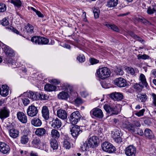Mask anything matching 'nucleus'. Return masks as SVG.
Wrapping results in <instances>:
<instances>
[{"mask_svg":"<svg viewBox=\"0 0 156 156\" xmlns=\"http://www.w3.org/2000/svg\"><path fill=\"white\" fill-rule=\"evenodd\" d=\"M110 70L106 67L98 69L97 71L96 75L99 78L104 80L108 77L110 75Z\"/></svg>","mask_w":156,"mask_h":156,"instance_id":"1","label":"nucleus"},{"mask_svg":"<svg viewBox=\"0 0 156 156\" xmlns=\"http://www.w3.org/2000/svg\"><path fill=\"white\" fill-rule=\"evenodd\" d=\"M102 150L106 152L112 153L116 151V148L113 145L108 142H105L101 144Z\"/></svg>","mask_w":156,"mask_h":156,"instance_id":"2","label":"nucleus"},{"mask_svg":"<svg viewBox=\"0 0 156 156\" xmlns=\"http://www.w3.org/2000/svg\"><path fill=\"white\" fill-rule=\"evenodd\" d=\"M103 107L107 113L109 114L107 116L108 117L114 115H117L119 113V111L117 108L111 107L109 105L106 104Z\"/></svg>","mask_w":156,"mask_h":156,"instance_id":"3","label":"nucleus"},{"mask_svg":"<svg viewBox=\"0 0 156 156\" xmlns=\"http://www.w3.org/2000/svg\"><path fill=\"white\" fill-rule=\"evenodd\" d=\"M88 141L89 146H90V147H96L99 144V138L96 136H93L90 137Z\"/></svg>","mask_w":156,"mask_h":156,"instance_id":"4","label":"nucleus"},{"mask_svg":"<svg viewBox=\"0 0 156 156\" xmlns=\"http://www.w3.org/2000/svg\"><path fill=\"white\" fill-rule=\"evenodd\" d=\"M136 149L133 145H131L126 148L125 153L127 156H135Z\"/></svg>","mask_w":156,"mask_h":156,"instance_id":"5","label":"nucleus"},{"mask_svg":"<svg viewBox=\"0 0 156 156\" xmlns=\"http://www.w3.org/2000/svg\"><path fill=\"white\" fill-rule=\"evenodd\" d=\"M10 148L9 145L4 142H0V152L3 154H7L9 153Z\"/></svg>","mask_w":156,"mask_h":156,"instance_id":"6","label":"nucleus"},{"mask_svg":"<svg viewBox=\"0 0 156 156\" xmlns=\"http://www.w3.org/2000/svg\"><path fill=\"white\" fill-rule=\"evenodd\" d=\"M122 126L125 129L132 133L135 132L136 128L133 124L128 121H125L123 123Z\"/></svg>","mask_w":156,"mask_h":156,"instance_id":"7","label":"nucleus"},{"mask_svg":"<svg viewBox=\"0 0 156 156\" xmlns=\"http://www.w3.org/2000/svg\"><path fill=\"white\" fill-rule=\"evenodd\" d=\"M70 131L73 137H76L82 132V130L80 129L79 126L75 125L70 128Z\"/></svg>","mask_w":156,"mask_h":156,"instance_id":"8","label":"nucleus"},{"mask_svg":"<svg viewBox=\"0 0 156 156\" xmlns=\"http://www.w3.org/2000/svg\"><path fill=\"white\" fill-rule=\"evenodd\" d=\"M114 84L117 86L121 87L126 86L127 84L126 80L122 77L115 79L114 81Z\"/></svg>","mask_w":156,"mask_h":156,"instance_id":"9","label":"nucleus"},{"mask_svg":"<svg viewBox=\"0 0 156 156\" xmlns=\"http://www.w3.org/2000/svg\"><path fill=\"white\" fill-rule=\"evenodd\" d=\"M109 97L114 101H121L123 98L122 93L116 92L112 93L110 94Z\"/></svg>","mask_w":156,"mask_h":156,"instance_id":"10","label":"nucleus"},{"mask_svg":"<svg viewBox=\"0 0 156 156\" xmlns=\"http://www.w3.org/2000/svg\"><path fill=\"white\" fill-rule=\"evenodd\" d=\"M10 136L12 138H15L19 136V132L14 128L12 126H10L7 127Z\"/></svg>","mask_w":156,"mask_h":156,"instance_id":"11","label":"nucleus"},{"mask_svg":"<svg viewBox=\"0 0 156 156\" xmlns=\"http://www.w3.org/2000/svg\"><path fill=\"white\" fill-rule=\"evenodd\" d=\"M120 131L119 130L115 129L113 132L112 137L114 141L117 143H121L122 141V138L120 136Z\"/></svg>","mask_w":156,"mask_h":156,"instance_id":"12","label":"nucleus"},{"mask_svg":"<svg viewBox=\"0 0 156 156\" xmlns=\"http://www.w3.org/2000/svg\"><path fill=\"white\" fill-rule=\"evenodd\" d=\"M38 112L37 108L34 106H29L27 110V114L28 116H34L36 115Z\"/></svg>","mask_w":156,"mask_h":156,"instance_id":"13","label":"nucleus"},{"mask_svg":"<svg viewBox=\"0 0 156 156\" xmlns=\"http://www.w3.org/2000/svg\"><path fill=\"white\" fill-rule=\"evenodd\" d=\"M90 113L95 117H103L104 116L102 110L99 108H94L90 111Z\"/></svg>","mask_w":156,"mask_h":156,"instance_id":"14","label":"nucleus"},{"mask_svg":"<svg viewBox=\"0 0 156 156\" xmlns=\"http://www.w3.org/2000/svg\"><path fill=\"white\" fill-rule=\"evenodd\" d=\"M3 48L6 55L9 57H13L14 55V51L10 47L6 45L3 46Z\"/></svg>","mask_w":156,"mask_h":156,"instance_id":"15","label":"nucleus"},{"mask_svg":"<svg viewBox=\"0 0 156 156\" xmlns=\"http://www.w3.org/2000/svg\"><path fill=\"white\" fill-rule=\"evenodd\" d=\"M27 97L33 101L39 100V93L29 91L27 92Z\"/></svg>","mask_w":156,"mask_h":156,"instance_id":"16","label":"nucleus"},{"mask_svg":"<svg viewBox=\"0 0 156 156\" xmlns=\"http://www.w3.org/2000/svg\"><path fill=\"white\" fill-rule=\"evenodd\" d=\"M63 120H66V122L73 125L76 124L80 120V118H61Z\"/></svg>","mask_w":156,"mask_h":156,"instance_id":"17","label":"nucleus"},{"mask_svg":"<svg viewBox=\"0 0 156 156\" xmlns=\"http://www.w3.org/2000/svg\"><path fill=\"white\" fill-rule=\"evenodd\" d=\"M41 143L40 139L38 137H35L31 142V145L33 147L40 148L41 146Z\"/></svg>","mask_w":156,"mask_h":156,"instance_id":"18","label":"nucleus"},{"mask_svg":"<svg viewBox=\"0 0 156 156\" xmlns=\"http://www.w3.org/2000/svg\"><path fill=\"white\" fill-rule=\"evenodd\" d=\"M9 87L6 85L2 86L0 94L3 97H6L9 94Z\"/></svg>","mask_w":156,"mask_h":156,"instance_id":"19","label":"nucleus"},{"mask_svg":"<svg viewBox=\"0 0 156 156\" xmlns=\"http://www.w3.org/2000/svg\"><path fill=\"white\" fill-rule=\"evenodd\" d=\"M61 126V122L57 118L52 120L51 126L55 129L59 128Z\"/></svg>","mask_w":156,"mask_h":156,"instance_id":"20","label":"nucleus"},{"mask_svg":"<svg viewBox=\"0 0 156 156\" xmlns=\"http://www.w3.org/2000/svg\"><path fill=\"white\" fill-rule=\"evenodd\" d=\"M46 133V130L43 128H37L35 132V134L38 136H43Z\"/></svg>","mask_w":156,"mask_h":156,"instance_id":"21","label":"nucleus"},{"mask_svg":"<svg viewBox=\"0 0 156 156\" xmlns=\"http://www.w3.org/2000/svg\"><path fill=\"white\" fill-rule=\"evenodd\" d=\"M144 135L147 138L150 139H153L154 137L152 132L148 129H145Z\"/></svg>","mask_w":156,"mask_h":156,"instance_id":"22","label":"nucleus"},{"mask_svg":"<svg viewBox=\"0 0 156 156\" xmlns=\"http://www.w3.org/2000/svg\"><path fill=\"white\" fill-rule=\"evenodd\" d=\"M31 124L35 127H39L41 125L42 122L39 119L34 118L32 120Z\"/></svg>","mask_w":156,"mask_h":156,"instance_id":"23","label":"nucleus"},{"mask_svg":"<svg viewBox=\"0 0 156 156\" xmlns=\"http://www.w3.org/2000/svg\"><path fill=\"white\" fill-rule=\"evenodd\" d=\"M9 111L5 108L0 111V117H8L9 116Z\"/></svg>","mask_w":156,"mask_h":156,"instance_id":"24","label":"nucleus"},{"mask_svg":"<svg viewBox=\"0 0 156 156\" xmlns=\"http://www.w3.org/2000/svg\"><path fill=\"white\" fill-rule=\"evenodd\" d=\"M51 147L53 150H56L58 147V144L57 141L55 139H51L50 141Z\"/></svg>","mask_w":156,"mask_h":156,"instance_id":"25","label":"nucleus"},{"mask_svg":"<svg viewBox=\"0 0 156 156\" xmlns=\"http://www.w3.org/2000/svg\"><path fill=\"white\" fill-rule=\"evenodd\" d=\"M45 90L48 91H52L56 89V87L50 84H46L44 86Z\"/></svg>","mask_w":156,"mask_h":156,"instance_id":"26","label":"nucleus"},{"mask_svg":"<svg viewBox=\"0 0 156 156\" xmlns=\"http://www.w3.org/2000/svg\"><path fill=\"white\" fill-rule=\"evenodd\" d=\"M118 3V0H108L107 5L108 7H113L116 6Z\"/></svg>","mask_w":156,"mask_h":156,"instance_id":"27","label":"nucleus"},{"mask_svg":"<svg viewBox=\"0 0 156 156\" xmlns=\"http://www.w3.org/2000/svg\"><path fill=\"white\" fill-rule=\"evenodd\" d=\"M42 113L43 117H49V111L46 106H44L43 107Z\"/></svg>","mask_w":156,"mask_h":156,"instance_id":"28","label":"nucleus"},{"mask_svg":"<svg viewBox=\"0 0 156 156\" xmlns=\"http://www.w3.org/2000/svg\"><path fill=\"white\" fill-rule=\"evenodd\" d=\"M69 140V139L66 138L63 142V147L66 149H69L71 148V144Z\"/></svg>","mask_w":156,"mask_h":156,"instance_id":"29","label":"nucleus"},{"mask_svg":"<svg viewBox=\"0 0 156 156\" xmlns=\"http://www.w3.org/2000/svg\"><path fill=\"white\" fill-rule=\"evenodd\" d=\"M57 115L58 117H67V115L65 110L60 109L57 112Z\"/></svg>","mask_w":156,"mask_h":156,"instance_id":"30","label":"nucleus"},{"mask_svg":"<svg viewBox=\"0 0 156 156\" xmlns=\"http://www.w3.org/2000/svg\"><path fill=\"white\" fill-rule=\"evenodd\" d=\"M51 135L52 137L54 138L58 139L60 136L59 132L55 129H53L51 132Z\"/></svg>","mask_w":156,"mask_h":156,"instance_id":"31","label":"nucleus"},{"mask_svg":"<svg viewBox=\"0 0 156 156\" xmlns=\"http://www.w3.org/2000/svg\"><path fill=\"white\" fill-rule=\"evenodd\" d=\"M68 94L66 92L62 91L58 95V98L62 99H67L68 97Z\"/></svg>","mask_w":156,"mask_h":156,"instance_id":"32","label":"nucleus"},{"mask_svg":"<svg viewBox=\"0 0 156 156\" xmlns=\"http://www.w3.org/2000/svg\"><path fill=\"white\" fill-rule=\"evenodd\" d=\"M29 140L28 137L27 135H23L21 137L20 142L23 144H27Z\"/></svg>","mask_w":156,"mask_h":156,"instance_id":"33","label":"nucleus"},{"mask_svg":"<svg viewBox=\"0 0 156 156\" xmlns=\"http://www.w3.org/2000/svg\"><path fill=\"white\" fill-rule=\"evenodd\" d=\"M39 100H48L49 99V96L42 92L39 93L38 94Z\"/></svg>","mask_w":156,"mask_h":156,"instance_id":"34","label":"nucleus"},{"mask_svg":"<svg viewBox=\"0 0 156 156\" xmlns=\"http://www.w3.org/2000/svg\"><path fill=\"white\" fill-rule=\"evenodd\" d=\"M105 25L108 28L111 29L114 31L116 32L119 31V30L118 28L114 24L112 25L106 23Z\"/></svg>","mask_w":156,"mask_h":156,"instance_id":"35","label":"nucleus"},{"mask_svg":"<svg viewBox=\"0 0 156 156\" xmlns=\"http://www.w3.org/2000/svg\"><path fill=\"white\" fill-rule=\"evenodd\" d=\"M41 37L33 36L31 38V41L34 44H39L40 42Z\"/></svg>","mask_w":156,"mask_h":156,"instance_id":"36","label":"nucleus"},{"mask_svg":"<svg viewBox=\"0 0 156 156\" xmlns=\"http://www.w3.org/2000/svg\"><path fill=\"white\" fill-rule=\"evenodd\" d=\"M140 79L143 85L145 87H147V83L146 82L145 76L143 74H141L140 76Z\"/></svg>","mask_w":156,"mask_h":156,"instance_id":"37","label":"nucleus"},{"mask_svg":"<svg viewBox=\"0 0 156 156\" xmlns=\"http://www.w3.org/2000/svg\"><path fill=\"white\" fill-rule=\"evenodd\" d=\"M11 2L17 7H20L22 5L21 2L20 0H11Z\"/></svg>","mask_w":156,"mask_h":156,"instance_id":"38","label":"nucleus"},{"mask_svg":"<svg viewBox=\"0 0 156 156\" xmlns=\"http://www.w3.org/2000/svg\"><path fill=\"white\" fill-rule=\"evenodd\" d=\"M40 42L39 44H46L49 42L48 40L45 37H41Z\"/></svg>","mask_w":156,"mask_h":156,"instance_id":"39","label":"nucleus"},{"mask_svg":"<svg viewBox=\"0 0 156 156\" xmlns=\"http://www.w3.org/2000/svg\"><path fill=\"white\" fill-rule=\"evenodd\" d=\"M147 12L149 15L153 14L155 12L154 6L149 7L147 9Z\"/></svg>","mask_w":156,"mask_h":156,"instance_id":"40","label":"nucleus"},{"mask_svg":"<svg viewBox=\"0 0 156 156\" xmlns=\"http://www.w3.org/2000/svg\"><path fill=\"white\" fill-rule=\"evenodd\" d=\"M137 58L138 59H149V56L146 54H139L137 56Z\"/></svg>","mask_w":156,"mask_h":156,"instance_id":"41","label":"nucleus"},{"mask_svg":"<svg viewBox=\"0 0 156 156\" xmlns=\"http://www.w3.org/2000/svg\"><path fill=\"white\" fill-rule=\"evenodd\" d=\"M26 30L28 33H32L33 32L34 27L30 24L28 23L26 27Z\"/></svg>","mask_w":156,"mask_h":156,"instance_id":"42","label":"nucleus"},{"mask_svg":"<svg viewBox=\"0 0 156 156\" xmlns=\"http://www.w3.org/2000/svg\"><path fill=\"white\" fill-rule=\"evenodd\" d=\"M6 5L3 3H0V12H4L6 10Z\"/></svg>","mask_w":156,"mask_h":156,"instance_id":"43","label":"nucleus"},{"mask_svg":"<svg viewBox=\"0 0 156 156\" xmlns=\"http://www.w3.org/2000/svg\"><path fill=\"white\" fill-rule=\"evenodd\" d=\"M89 147H90V146H89V144L87 141V142L83 144L82 148L83 150L87 151L89 149Z\"/></svg>","mask_w":156,"mask_h":156,"instance_id":"44","label":"nucleus"},{"mask_svg":"<svg viewBox=\"0 0 156 156\" xmlns=\"http://www.w3.org/2000/svg\"><path fill=\"white\" fill-rule=\"evenodd\" d=\"M126 70L127 72L132 75H133L135 73L134 69L132 67H128L126 68Z\"/></svg>","mask_w":156,"mask_h":156,"instance_id":"45","label":"nucleus"},{"mask_svg":"<svg viewBox=\"0 0 156 156\" xmlns=\"http://www.w3.org/2000/svg\"><path fill=\"white\" fill-rule=\"evenodd\" d=\"M77 59L80 62H83L85 60V57L83 55H80L77 57Z\"/></svg>","mask_w":156,"mask_h":156,"instance_id":"46","label":"nucleus"},{"mask_svg":"<svg viewBox=\"0 0 156 156\" xmlns=\"http://www.w3.org/2000/svg\"><path fill=\"white\" fill-rule=\"evenodd\" d=\"M93 11L95 18H98L99 16V10L97 9H95Z\"/></svg>","mask_w":156,"mask_h":156,"instance_id":"47","label":"nucleus"},{"mask_svg":"<svg viewBox=\"0 0 156 156\" xmlns=\"http://www.w3.org/2000/svg\"><path fill=\"white\" fill-rule=\"evenodd\" d=\"M115 72L117 75H122L123 74V71L120 68H117L115 70Z\"/></svg>","mask_w":156,"mask_h":156,"instance_id":"48","label":"nucleus"},{"mask_svg":"<svg viewBox=\"0 0 156 156\" xmlns=\"http://www.w3.org/2000/svg\"><path fill=\"white\" fill-rule=\"evenodd\" d=\"M70 87V85L68 83H64L62 84L61 86L62 89V90H68Z\"/></svg>","mask_w":156,"mask_h":156,"instance_id":"49","label":"nucleus"},{"mask_svg":"<svg viewBox=\"0 0 156 156\" xmlns=\"http://www.w3.org/2000/svg\"><path fill=\"white\" fill-rule=\"evenodd\" d=\"M80 114L79 112L78 111H76L73 112L70 116V117H80Z\"/></svg>","mask_w":156,"mask_h":156,"instance_id":"50","label":"nucleus"},{"mask_svg":"<svg viewBox=\"0 0 156 156\" xmlns=\"http://www.w3.org/2000/svg\"><path fill=\"white\" fill-rule=\"evenodd\" d=\"M9 24L8 20L6 18H4L2 20V24L4 26H6Z\"/></svg>","mask_w":156,"mask_h":156,"instance_id":"51","label":"nucleus"},{"mask_svg":"<svg viewBox=\"0 0 156 156\" xmlns=\"http://www.w3.org/2000/svg\"><path fill=\"white\" fill-rule=\"evenodd\" d=\"M145 110L142 109L140 110L139 112H136L135 113V114L137 116H140L143 115Z\"/></svg>","mask_w":156,"mask_h":156,"instance_id":"52","label":"nucleus"},{"mask_svg":"<svg viewBox=\"0 0 156 156\" xmlns=\"http://www.w3.org/2000/svg\"><path fill=\"white\" fill-rule=\"evenodd\" d=\"M90 62L91 65L97 64L99 62V61L94 58H92L90 59Z\"/></svg>","mask_w":156,"mask_h":156,"instance_id":"53","label":"nucleus"},{"mask_svg":"<svg viewBox=\"0 0 156 156\" xmlns=\"http://www.w3.org/2000/svg\"><path fill=\"white\" fill-rule=\"evenodd\" d=\"M75 103L79 105L83 103L82 99L80 98H77L75 100Z\"/></svg>","mask_w":156,"mask_h":156,"instance_id":"54","label":"nucleus"},{"mask_svg":"<svg viewBox=\"0 0 156 156\" xmlns=\"http://www.w3.org/2000/svg\"><path fill=\"white\" fill-rule=\"evenodd\" d=\"M80 95L83 98H86L88 96V93L86 91H82L80 92Z\"/></svg>","mask_w":156,"mask_h":156,"instance_id":"55","label":"nucleus"},{"mask_svg":"<svg viewBox=\"0 0 156 156\" xmlns=\"http://www.w3.org/2000/svg\"><path fill=\"white\" fill-rule=\"evenodd\" d=\"M140 20L142 22L146 25H150L151 24V23L144 18H142L140 19Z\"/></svg>","mask_w":156,"mask_h":156,"instance_id":"56","label":"nucleus"},{"mask_svg":"<svg viewBox=\"0 0 156 156\" xmlns=\"http://www.w3.org/2000/svg\"><path fill=\"white\" fill-rule=\"evenodd\" d=\"M17 119L22 123H25L27 122V118H17Z\"/></svg>","mask_w":156,"mask_h":156,"instance_id":"57","label":"nucleus"},{"mask_svg":"<svg viewBox=\"0 0 156 156\" xmlns=\"http://www.w3.org/2000/svg\"><path fill=\"white\" fill-rule=\"evenodd\" d=\"M6 28L7 29H8L9 30H12L14 33H15L17 34H18L19 33V32L18 31V30L14 29L12 27H6Z\"/></svg>","mask_w":156,"mask_h":156,"instance_id":"58","label":"nucleus"},{"mask_svg":"<svg viewBox=\"0 0 156 156\" xmlns=\"http://www.w3.org/2000/svg\"><path fill=\"white\" fill-rule=\"evenodd\" d=\"M22 102L24 105L26 106L30 103V101L28 99L25 98L22 99Z\"/></svg>","mask_w":156,"mask_h":156,"instance_id":"59","label":"nucleus"},{"mask_svg":"<svg viewBox=\"0 0 156 156\" xmlns=\"http://www.w3.org/2000/svg\"><path fill=\"white\" fill-rule=\"evenodd\" d=\"M140 99L142 102H145L147 99L146 95H141L140 96Z\"/></svg>","mask_w":156,"mask_h":156,"instance_id":"60","label":"nucleus"},{"mask_svg":"<svg viewBox=\"0 0 156 156\" xmlns=\"http://www.w3.org/2000/svg\"><path fill=\"white\" fill-rule=\"evenodd\" d=\"M136 133L140 136L143 135L144 134V133L143 130L139 128L137 129V131L135 132Z\"/></svg>","mask_w":156,"mask_h":156,"instance_id":"61","label":"nucleus"},{"mask_svg":"<svg viewBox=\"0 0 156 156\" xmlns=\"http://www.w3.org/2000/svg\"><path fill=\"white\" fill-rule=\"evenodd\" d=\"M153 99V103L155 106L156 107V95L154 94H152Z\"/></svg>","mask_w":156,"mask_h":156,"instance_id":"62","label":"nucleus"},{"mask_svg":"<svg viewBox=\"0 0 156 156\" xmlns=\"http://www.w3.org/2000/svg\"><path fill=\"white\" fill-rule=\"evenodd\" d=\"M51 82L53 83L55 85H58L60 83V82L57 80L54 79L51 80Z\"/></svg>","mask_w":156,"mask_h":156,"instance_id":"63","label":"nucleus"},{"mask_svg":"<svg viewBox=\"0 0 156 156\" xmlns=\"http://www.w3.org/2000/svg\"><path fill=\"white\" fill-rule=\"evenodd\" d=\"M133 124L135 127H140L141 126L140 122L138 121H134Z\"/></svg>","mask_w":156,"mask_h":156,"instance_id":"64","label":"nucleus"}]
</instances>
